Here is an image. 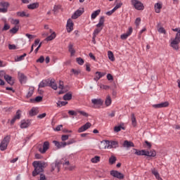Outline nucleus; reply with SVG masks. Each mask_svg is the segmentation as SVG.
Segmentation results:
<instances>
[{
  "label": "nucleus",
  "instance_id": "f3484780",
  "mask_svg": "<svg viewBox=\"0 0 180 180\" xmlns=\"http://www.w3.org/2000/svg\"><path fill=\"white\" fill-rule=\"evenodd\" d=\"M151 172L153 175H154L155 178L158 180H162V178L161 176H160V173L158 172V170L155 168L151 169Z\"/></svg>",
  "mask_w": 180,
  "mask_h": 180
},
{
  "label": "nucleus",
  "instance_id": "c756f323",
  "mask_svg": "<svg viewBox=\"0 0 180 180\" xmlns=\"http://www.w3.org/2000/svg\"><path fill=\"white\" fill-rule=\"evenodd\" d=\"M28 9H37V8H39V3L36 2V3H32L30 4L27 6Z\"/></svg>",
  "mask_w": 180,
  "mask_h": 180
},
{
  "label": "nucleus",
  "instance_id": "ea45409f",
  "mask_svg": "<svg viewBox=\"0 0 180 180\" xmlns=\"http://www.w3.org/2000/svg\"><path fill=\"white\" fill-rule=\"evenodd\" d=\"M59 89H61V91H59V95H61V94H64V91H63V89H64V83L61 81H60L59 82V86H58Z\"/></svg>",
  "mask_w": 180,
  "mask_h": 180
},
{
  "label": "nucleus",
  "instance_id": "2f4dec72",
  "mask_svg": "<svg viewBox=\"0 0 180 180\" xmlns=\"http://www.w3.org/2000/svg\"><path fill=\"white\" fill-rule=\"evenodd\" d=\"M71 99H72V94H71L70 92L67 93L63 96L64 101H71Z\"/></svg>",
  "mask_w": 180,
  "mask_h": 180
},
{
  "label": "nucleus",
  "instance_id": "e2e57ef3",
  "mask_svg": "<svg viewBox=\"0 0 180 180\" xmlns=\"http://www.w3.org/2000/svg\"><path fill=\"white\" fill-rule=\"evenodd\" d=\"M115 12L116 11L114 8H112L111 11L106 12L105 15H107L108 16H110L112 13H115Z\"/></svg>",
  "mask_w": 180,
  "mask_h": 180
},
{
  "label": "nucleus",
  "instance_id": "b1692460",
  "mask_svg": "<svg viewBox=\"0 0 180 180\" xmlns=\"http://www.w3.org/2000/svg\"><path fill=\"white\" fill-rule=\"evenodd\" d=\"M17 16H19L20 18H29V16H30V14L25 11H18L17 12Z\"/></svg>",
  "mask_w": 180,
  "mask_h": 180
},
{
  "label": "nucleus",
  "instance_id": "de8ad7c7",
  "mask_svg": "<svg viewBox=\"0 0 180 180\" xmlns=\"http://www.w3.org/2000/svg\"><path fill=\"white\" fill-rule=\"evenodd\" d=\"M110 143L111 144V148H116V147H117V146L119 145L117 141H110Z\"/></svg>",
  "mask_w": 180,
  "mask_h": 180
},
{
  "label": "nucleus",
  "instance_id": "37998d69",
  "mask_svg": "<svg viewBox=\"0 0 180 180\" xmlns=\"http://www.w3.org/2000/svg\"><path fill=\"white\" fill-rule=\"evenodd\" d=\"M22 115V110H18L16 112L15 115L14 116V117L17 120H19V119H20V116Z\"/></svg>",
  "mask_w": 180,
  "mask_h": 180
},
{
  "label": "nucleus",
  "instance_id": "bf43d9fd",
  "mask_svg": "<svg viewBox=\"0 0 180 180\" xmlns=\"http://www.w3.org/2000/svg\"><path fill=\"white\" fill-rule=\"evenodd\" d=\"M102 30V28L101 29H96L93 33V36H96L97 34H99V33H101V31Z\"/></svg>",
  "mask_w": 180,
  "mask_h": 180
},
{
  "label": "nucleus",
  "instance_id": "864d4df0",
  "mask_svg": "<svg viewBox=\"0 0 180 180\" xmlns=\"http://www.w3.org/2000/svg\"><path fill=\"white\" fill-rule=\"evenodd\" d=\"M69 51L71 53V56H74L75 54V50L72 48V45H69Z\"/></svg>",
  "mask_w": 180,
  "mask_h": 180
},
{
  "label": "nucleus",
  "instance_id": "a211bd4d",
  "mask_svg": "<svg viewBox=\"0 0 180 180\" xmlns=\"http://www.w3.org/2000/svg\"><path fill=\"white\" fill-rule=\"evenodd\" d=\"M39 113V108L37 107H33L28 112L29 116H36Z\"/></svg>",
  "mask_w": 180,
  "mask_h": 180
},
{
  "label": "nucleus",
  "instance_id": "4468645a",
  "mask_svg": "<svg viewBox=\"0 0 180 180\" xmlns=\"http://www.w3.org/2000/svg\"><path fill=\"white\" fill-rule=\"evenodd\" d=\"M169 105V103L168 101H165L164 103H161L159 104H154L153 105V108H155V109H160L161 108H167V106Z\"/></svg>",
  "mask_w": 180,
  "mask_h": 180
},
{
  "label": "nucleus",
  "instance_id": "8fccbe9b",
  "mask_svg": "<svg viewBox=\"0 0 180 180\" xmlns=\"http://www.w3.org/2000/svg\"><path fill=\"white\" fill-rule=\"evenodd\" d=\"M68 102L67 101H58L57 103V105L61 108L62 106H65V105H68Z\"/></svg>",
  "mask_w": 180,
  "mask_h": 180
},
{
  "label": "nucleus",
  "instance_id": "a18cd8bd",
  "mask_svg": "<svg viewBox=\"0 0 180 180\" xmlns=\"http://www.w3.org/2000/svg\"><path fill=\"white\" fill-rule=\"evenodd\" d=\"M158 32H159L162 34H167V30H165V29L162 27H159L158 28Z\"/></svg>",
  "mask_w": 180,
  "mask_h": 180
},
{
  "label": "nucleus",
  "instance_id": "473e14b6",
  "mask_svg": "<svg viewBox=\"0 0 180 180\" xmlns=\"http://www.w3.org/2000/svg\"><path fill=\"white\" fill-rule=\"evenodd\" d=\"M122 129L124 130V127H123V124L114 127V131H115V133H119V131H120V130Z\"/></svg>",
  "mask_w": 180,
  "mask_h": 180
},
{
  "label": "nucleus",
  "instance_id": "f704fd0d",
  "mask_svg": "<svg viewBox=\"0 0 180 180\" xmlns=\"http://www.w3.org/2000/svg\"><path fill=\"white\" fill-rule=\"evenodd\" d=\"M135 150L134 154L136 155H146V150H139L137 149H134Z\"/></svg>",
  "mask_w": 180,
  "mask_h": 180
},
{
  "label": "nucleus",
  "instance_id": "dca6fc26",
  "mask_svg": "<svg viewBox=\"0 0 180 180\" xmlns=\"http://www.w3.org/2000/svg\"><path fill=\"white\" fill-rule=\"evenodd\" d=\"M131 33H133V28L129 27V30L126 33L121 35L122 40H126V39H127V37H129V36H130Z\"/></svg>",
  "mask_w": 180,
  "mask_h": 180
},
{
  "label": "nucleus",
  "instance_id": "4c0bfd02",
  "mask_svg": "<svg viewBox=\"0 0 180 180\" xmlns=\"http://www.w3.org/2000/svg\"><path fill=\"white\" fill-rule=\"evenodd\" d=\"M91 161L93 164H98V162L101 161V157L95 156L94 158L91 159Z\"/></svg>",
  "mask_w": 180,
  "mask_h": 180
},
{
  "label": "nucleus",
  "instance_id": "774afa93",
  "mask_svg": "<svg viewBox=\"0 0 180 180\" xmlns=\"http://www.w3.org/2000/svg\"><path fill=\"white\" fill-rule=\"evenodd\" d=\"M37 63H44V56H40V58L37 60Z\"/></svg>",
  "mask_w": 180,
  "mask_h": 180
},
{
  "label": "nucleus",
  "instance_id": "79ce46f5",
  "mask_svg": "<svg viewBox=\"0 0 180 180\" xmlns=\"http://www.w3.org/2000/svg\"><path fill=\"white\" fill-rule=\"evenodd\" d=\"M0 6H2V9H6V12H8V6H9V3L8 2H1L0 4Z\"/></svg>",
  "mask_w": 180,
  "mask_h": 180
},
{
  "label": "nucleus",
  "instance_id": "cd10ccee",
  "mask_svg": "<svg viewBox=\"0 0 180 180\" xmlns=\"http://www.w3.org/2000/svg\"><path fill=\"white\" fill-rule=\"evenodd\" d=\"M123 146L126 147L127 148H130V147L134 146V143H133V142L131 141H124L123 143Z\"/></svg>",
  "mask_w": 180,
  "mask_h": 180
},
{
  "label": "nucleus",
  "instance_id": "338daca9",
  "mask_svg": "<svg viewBox=\"0 0 180 180\" xmlns=\"http://www.w3.org/2000/svg\"><path fill=\"white\" fill-rule=\"evenodd\" d=\"M68 114L70 115V116H77V112L75 110H69Z\"/></svg>",
  "mask_w": 180,
  "mask_h": 180
},
{
  "label": "nucleus",
  "instance_id": "0eeeda50",
  "mask_svg": "<svg viewBox=\"0 0 180 180\" xmlns=\"http://www.w3.org/2000/svg\"><path fill=\"white\" fill-rule=\"evenodd\" d=\"M66 30L68 33H71L74 30V22L71 18L68 19L66 25Z\"/></svg>",
  "mask_w": 180,
  "mask_h": 180
},
{
  "label": "nucleus",
  "instance_id": "4be33fe9",
  "mask_svg": "<svg viewBox=\"0 0 180 180\" xmlns=\"http://www.w3.org/2000/svg\"><path fill=\"white\" fill-rule=\"evenodd\" d=\"M49 32L51 34L46 38V41H51V40H54L56 37V32H53V30L50 29Z\"/></svg>",
  "mask_w": 180,
  "mask_h": 180
},
{
  "label": "nucleus",
  "instance_id": "58836bf2",
  "mask_svg": "<svg viewBox=\"0 0 180 180\" xmlns=\"http://www.w3.org/2000/svg\"><path fill=\"white\" fill-rule=\"evenodd\" d=\"M99 13H101V10L99 9L93 12L91 16V19H96V16H98Z\"/></svg>",
  "mask_w": 180,
  "mask_h": 180
},
{
  "label": "nucleus",
  "instance_id": "ddd939ff",
  "mask_svg": "<svg viewBox=\"0 0 180 180\" xmlns=\"http://www.w3.org/2000/svg\"><path fill=\"white\" fill-rule=\"evenodd\" d=\"M53 144L57 148H64L67 146V142H58V141H53Z\"/></svg>",
  "mask_w": 180,
  "mask_h": 180
},
{
  "label": "nucleus",
  "instance_id": "6ab92c4d",
  "mask_svg": "<svg viewBox=\"0 0 180 180\" xmlns=\"http://www.w3.org/2000/svg\"><path fill=\"white\" fill-rule=\"evenodd\" d=\"M29 126H30V121H29L28 120H23L21 121V124H20L21 129H27Z\"/></svg>",
  "mask_w": 180,
  "mask_h": 180
},
{
  "label": "nucleus",
  "instance_id": "20e7f679",
  "mask_svg": "<svg viewBox=\"0 0 180 180\" xmlns=\"http://www.w3.org/2000/svg\"><path fill=\"white\" fill-rule=\"evenodd\" d=\"M131 4L136 11H143L144 10V4L141 3V1L139 0H131Z\"/></svg>",
  "mask_w": 180,
  "mask_h": 180
},
{
  "label": "nucleus",
  "instance_id": "5701e85b",
  "mask_svg": "<svg viewBox=\"0 0 180 180\" xmlns=\"http://www.w3.org/2000/svg\"><path fill=\"white\" fill-rule=\"evenodd\" d=\"M4 79L9 84V85H13V84H15L13 79H12V77L9 76V75H4Z\"/></svg>",
  "mask_w": 180,
  "mask_h": 180
},
{
  "label": "nucleus",
  "instance_id": "2eb2a0df",
  "mask_svg": "<svg viewBox=\"0 0 180 180\" xmlns=\"http://www.w3.org/2000/svg\"><path fill=\"white\" fill-rule=\"evenodd\" d=\"M154 8L155 13H160L161 12V9H162V3L161 1H159L155 4Z\"/></svg>",
  "mask_w": 180,
  "mask_h": 180
},
{
  "label": "nucleus",
  "instance_id": "680f3d73",
  "mask_svg": "<svg viewBox=\"0 0 180 180\" xmlns=\"http://www.w3.org/2000/svg\"><path fill=\"white\" fill-rule=\"evenodd\" d=\"M122 5H123L122 3H120V4H117V5L113 8L114 11H117V9H119V8H122Z\"/></svg>",
  "mask_w": 180,
  "mask_h": 180
},
{
  "label": "nucleus",
  "instance_id": "603ef678",
  "mask_svg": "<svg viewBox=\"0 0 180 180\" xmlns=\"http://www.w3.org/2000/svg\"><path fill=\"white\" fill-rule=\"evenodd\" d=\"M71 72H73L74 75L77 77V75H79V74H81V70L72 69Z\"/></svg>",
  "mask_w": 180,
  "mask_h": 180
},
{
  "label": "nucleus",
  "instance_id": "0e129e2a",
  "mask_svg": "<svg viewBox=\"0 0 180 180\" xmlns=\"http://www.w3.org/2000/svg\"><path fill=\"white\" fill-rule=\"evenodd\" d=\"M19 20L18 19H12L11 20V23L12 25H19Z\"/></svg>",
  "mask_w": 180,
  "mask_h": 180
},
{
  "label": "nucleus",
  "instance_id": "3c124183",
  "mask_svg": "<svg viewBox=\"0 0 180 180\" xmlns=\"http://www.w3.org/2000/svg\"><path fill=\"white\" fill-rule=\"evenodd\" d=\"M76 61L77 64H79V65H84V59H82V58H77Z\"/></svg>",
  "mask_w": 180,
  "mask_h": 180
},
{
  "label": "nucleus",
  "instance_id": "9b49d317",
  "mask_svg": "<svg viewBox=\"0 0 180 180\" xmlns=\"http://www.w3.org/2000/svg\"><path fill=\"white\" fill-rule=\"evenodd\" d=\"M49 148H50V143H49V141H45L43 144V148H39V151L41 154H44Z\"/></svg>",
  "mask_w": 180,
  "mask_h": 180
},
{
  "label": "nucleus",
  "instance_id": "7c9ffc66",
  "mask_svg": "<svg viewBox=\"0 0 180 180\" xmlns=\"http://www.w3.org/2000/svg\"><path fill=\"white\" fill-rule=\"evenodd\" d=\"M105 105L106 106H110L112 105V98L110 96H107L105 100Z\"/></svg>",
  "mask_w": 180,
  "mask_h": 180
},
{
  "label": "nucleus",
  "instance_id": "a19ab883",
  "mask_svg": "<svg viewBox=\"0 0 180 180\" xmlns=\"http://www.w3.org/2000/svg\"><path fill=\"white\" fill-rule=\"evenodd\" d=\"M103 23H105V18L101 17L99 20V22L96 25V27H102Z\"/></svg>",
  "mask_w": 180,
  "mask_h": 180
},
{
  "label": "nucleus",
  "instance_id": "bb28decb",
  "mask_svg": "<svg viewBox=\"0 0 180 180\" xmlns=\"http://www.w3.org/2000/svg\"><path fill=\"white\" fill-rule=\"evenodd\" d=\"M49 86L51 87L52 89H54L55 91L57 89V84H56V82L54 81V79H51L49 80Z\"/></svg>",
  "mask_w": 180,
  "mask_h": 180
},
{
  "label": "nucleus",
  "instance_id": "5fc2aeb1",
  "mask_svg": "<svg viewBox=\"0 0 180 180\" xmlns=\"http://www.w3.org/2000/svg\"><path fill=\"white\" fill-rule=\"evenodd\" d=\"M18 30H19L18 27H14L10 30V33H13V34H15V33H18Z\"/></svg>",
  "mask_w": 180,
  "mask_h": 180
},
{
  "label": "nucleus",
  "instance_id": "f257e3e1",
  "mask_svg": "<svg viewBox=\"0 0 180 180\" xmlns=\"http://www.w3.org/2000/svg\"><path fill=\"white\" fill-rule=\"evenodd\" d=\"M32 165L34 167V170L32 172V176H37V175H39L40 172H43V169L46 167V163L39 161H34L32 163Z\"/></svg>",
  "mask_w": 180,
  "mask_h": 180
},
{
  "label": "nucleus",
  "instance_id": "39448f33",
  "mask_svg": "<svg viewBox=\"0 0 180 180\" xmlns=\"http://www.w3.org/2000/svg\"><path fill=\"white\" fill-rule=\"evenodd\" d=\"M9 141H11V138L9 136H6L1 141L0 143V150L1 151H5L8 148V144H9Z\"/></svg>",
  "mask_w": 180,
  "mask_h": 180
},
{
  "label": "nucleus",
  "instance_id": "9d476101",
  "mask_svg": "<svg viewBox=\"0 0 180 180\" xmlns=\"http://www.w3.org/2000/svg\"><path fill=\"white\" fill-rule=\"evenodd\" d=\"M101 143V146H103L101 148L104 150H110V148H112L110 141L104 140V141H102Z\"/></svg>",
  "mask_w": 180,
  "mask_h": 180
},
{
  "label": "nucleus",
  "instance_id": "1a4fd4ad",
  "mask_svg": "<svg viewBox=\"0 0 180 180\" xmlns=\"http://www.w3.org/2000/svg\"><path fill=\"white\" fill-rule=\"evenodd\" d=\"M110 175H112V176H114V178H117L118 179H123V178H124V175H123V174L116 170L111 171Z\"/></svg>",
  "mask_w": 180,
  "mask_h": 180
},
{
  "label": "nucleus",
  "instance_id": "f8f14e48",
  "mask_svg": "<svg viewBox=\"0 0 180 180\" xmlns=\"http://www.w3.org/2000/svg\"><path fill=\"white\" fill-rule=\"evenodd\" d=\"M92 124L90 122H86L85 124L79 127L77 130L78 133H84V131H86L88 129H89Z\"/></svg>",
  "mask_w": 180,
  "mask_h": 180
},
{
  "label": "nucleus",
  "instance_id": "c9c22d12",
  "mask_svg": "<svg viewBox=\"0 0 180 180\" xmlns=\"http://www.w3.org/2000/svg\"><path fill=\"white\" fill-rule=\"evenodd\" d=\"M108 57L110 61H115V55H113V52H112V51H108Z\"/></svg>",
  "mask_w": 180,
  "mask_h": 180
},
{
  "label": "nucleus",
  "instance_id": "72a5a7b5",
  "mask_svg": "<svg viewBox=\"0 0 180 180\" xmlns=\"http://www.w3.org/2000/svg\"><path fill=\"white\" fill-rule=\"evenodd\" d=\"M34 92V87H30L26 97L27 98H31L33 96Z\"/></svg>",
  "mask_w": 180,
  "mask_h": 180
},
{
  "label": "nucleus",
  "instance_id": "49530a36",
  "mask_svg": "<svg viewBox=\"0 0 180 180\" xmlns=\"http://www.w3.org/2000/svg\"><path fill=\"white\" fill-rule=\"evenodd\" d=\"M77 113H79V115H81L82 116H84V117H88V116H89V114L82 110H77Z\"/></svg>",
  "mask_w": 180,
  "mask_h": 180
},
{
  "label": "nucleus",
  "instance_id": "a878e982",
  "mask_svg": "<svg viewBox=\"0 0 180 180\" xmlns=\"http://www.w3.org/2000/svg\"><path fill=\"white\" fill-rule=\"evenodd\" d=\"M145 155L147 157H155L157 155V153L155 150H145Z\"/></svg>",
  "mask_w": 180,
  "mask_h": 180
},
{
  "label": "nucleus",
  "instance_id": "c85d7f7f",
  "mask_svg": "<svg viewBox=\"0 0 180 180\" xmlns=\"http://www.w3.org/2000/svg\"><path fill=\"white\" fill-rule=\"evenodd\" d=\"M131 120L132 126L134 127H136V126H137V120H136V116L134 115V113H132L131 115Z\"/></svg>",
  "mask_w": 180,
  "mask_h": 180
},
{
  "label": "nucleus",
  "instance_id": "f03ea898",
  "mask_svg": "<svg viewBox=\"0 0 180 180\" xmlns=\"http://www.w3.org/2000/svg\"><path fill=\"white\" fill-rule=\"evenodd\" d=\"M63 165H70V161L67 160V159L63 158L60 160H56L55 162L51 165V171L53 172L56 168H57L58 172H60V166Z\"/></svg>",
  "mask_w": 180,
  "mask_h": 180
},
{
  "label": "nucleus",
  "instance_id": "13d9d810",
  "mask_svg": "<svg viewBox=\"0 0 180 180\" xmlns=\"http://www.w3.org/2000/svg\"><path fill=\"white\" fill-rule=\"evenodd\" d=\"M100 88H101V89L107 90V89H109L110 88V86H108V85L100 84Z\"/></svg>",
  "mask_w": 180,
  "mask_h": 180
},
{
  "label": "nucleus",
  "instance_id": "c03bdc74",
  "mask_svg": "<svg viewBox=\"0 0 180 180\" xmlns=\"http://www.w3.org/2000/svg\"><path fill=\"white\" fill-rule=\"evenodd\" d=\"M172 31L173 32H176L177 33L176 34L175 37L180 39V27L173 28Z\"/></svg>",
  "mask_w": 180,
  "mask_h": 180
},
{
  "label": "nucleus",
  "instance_id": "423d86ee",
  "mask_svg": "<svg viewBox=\"0 0 180 180\" xmlns=\"http://www.w3.org/2000/svg\"><path fill=\"white\" fill-rule=\"evenodd\" d=\"M91 103L94 105V108H99L103 105V100L102 98H93L91 99Z\"/></svg>",
  "mask_w": 180,
  "mask_h": 180
},
{
  "label": "nucleus",
  "instance_id": "393cba45",
  "mask_svg": "<svg viewBox=\"0 0 180 180\" xmlns=\"http://www.w3.org/2000/svg\"><path fill=\"white\" fill-rule=\"evenodd\" d=\"M18 78L22 84H25V82H26L27 78L23 73L18 72Z\"/></svg>",
  "mask_w": 180,
  "mask_h": 180
},
{
  "label": "nucleus",
  "instance_id": "e433bc0d",
  "mask_svg": "<svg viewBox=\"0 0 180 180\" xmlns=\"http://www.w3.org/2000/svg\"><path fill=\"white\" fill-rule=\"evenodd\" d=\"M117 158L115 155H112L110 158H109V164H110V165H113V164H115L116 161H117Z\"/></svg>",
  "mask_w": 180,
  "mask_h": 180
},
{
  "label": "nucleus",
  "instance_id": "6e6d98bb",
  "mask_svg": "<svg viewBox=\"0 0 180 180\" xmlns=\"http://www.w3.org/2000/svg\"><path fill=\"white\" fill-rule=\"evenodd\" d=\"M25 57H26V53H24L23 55L18 56L15 59V61H22V60H23V58H25Z\"/></svg>",
  "mask_w": 180,
  "mask_h": 180
},
{
  "label": "nucleus",
  "instance_id": "aec40b11",
  "mask_svg": "<svg viewBox=\"0 0 180 180\" xmlns=\"http://www.w3.org/2000/svg\"><path fill=\"white\" fill-rule=\"evenodd\" d=\"M102 77H105V73L101 72H96L95 73L94 80L98 82L100 80V79L102 78Z\"/></svg>",
  "mask_w": 180,
  "mask_h": 180
},
{
  "label": "nucleus",
  "instance_id": "052dcab7",
  "mask_svg": "<svg viewBox=\"0 0 180 180\" xmlns=\"http://www.w3.org/2000/svg\"><path fill=\"white\" fill-rule=\"evenodd\" d=\"M47 116V114L46 112H44L42 114H40L37 116L38 119H44Z\"/></svg>",
  "mask_w": 180,
  "mask_h": 180
},
{
  "label": "nucleus",
  "instance_id": "6e6552de",
  "mask_svg": "<svg viewBox=\"0 0 180 180\" xmlns=\"http://www.w3.org/2000/svg\"><path fill=\"white\" fill-rule=\"evenodd\" d=\"M84 8H80L77 9L72 15V19H78L82 13H84Z\"/></svg>",
  "mask_w": 180,
  "mask_h": 180
},
{
  "label": "nucleus",
  "instance_id": "4d7b16f0",
  "mask_svg": "<svg viewBox=\"0 0 180 180\" xmlns=\"http://www.w3.org/2000/svg\"><path fill=\"white\" fill-rule=\"evenodd\" d=\"M69 138H70L69 135H62L61 140L62 141H67V140H68Z\"/></svg>",
  "mask_w": 180,
  "mask_h": 180
},
{
  "label": "nucleus",
  "instance_id": "412c9836",
  "mask_svg": "<svg viewBox=\"0 0 180 180\" xmlns=\"http://www.w3.org/2000/svg\"><path fill=\"white\" fill-rule=\"evenodd\" d=\"M49 82H50V79L42 80L39 84L38 91H40V88H44L45 86H49Z\"/></svg>",
  "mask_w": 180,
  "mask_h": 180
},
{
  "label": "nucleus",
  "instance_id": "69168bd1",
  "mask_svg": "<svg viewBox=\"0 0 180 180\" xmlns=\"http://www.w3.org/2000/svg\"><path fill=\"white\" fill-rule=\"evenodd\" d=\"M9 50H16V45L15 44H8Z\"/></svg>",
  "mask_w": 180,
  "mask_h": 180
},
{
  "label": "nucleus",
  "instance_id": "09e8293b",
  "mask_svg": "<svg viewBox=\"0 0 180 180\" xmlns=\"http://www.w3.org/2000/svg\"><path fill=\"white\" fill-rule=\"evenodd\" d=\"M60 9H61V5H55L53 11L54 13H57Z\"/></svg>",
  "mask_w": 180,
  "mask_h": 180
},
{
  "label": "nucleus",
  "instance_id": "7ed1b4c3",
  "mask_svg": "<svg viewBox=\"0 0 180 180\" xmlns=\"http://www.w3.org/2000/svg\"><path fill=\"white\" fill-rule=\"evenodd\" d=\"M170 43V47H172L174 50H179V43H180V39L178 37H176L174 38H172L169 40Z\"/></svg>",
  "mask_w": 180,
  "mask_h": 180
}]
</instances>
